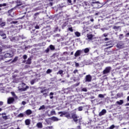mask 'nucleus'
<instances>
[{
	"label": "nucleus",
	"mask_w": 129,
	"mask_h": 129,
	"mask_svg": "<svg viewBox=\"0 0 129 129\" xmlns=\"http://www.w3.org/2000/svg\"><path fill=\"white\" fill-rule=\"evenodd\" d=\"M110 70H111V67H107L103 71V74L104 75H108L110 73Z\"/></svg>",
	"instance_id": "f257e3e1"
},
{
	"label": "nucleus",
	"mask_w": 129,
	"mask_h": 129,
	"mask_svg": "<svg viewBox=\"0 0 129 129\" xmlns=\"http://www.w3.org/2000/svg\"><path fill=\"white\" fill-rule=\"evenodd\" d=\"M87 38H86V40L88 41V43L89 42H91V41H92L93 40V35L92 34H87Z\"/></svg>",
	"instance_id": "f03ea898"
},
{
	"label": "nucleus",
	"mask_w": 129,
	"mask_h": 129,
	"mask_svg": "<svg viewBox=\"0 0 129 129\" xmlns=\"http://www.w3.org/2000/svg\"><path fill=\"white\" fill-rule=\"evenodd\" d=\"M85 80V82H91V80H92V77L90 75H88L86 76Z\"/></svg>",
	"instance_id": "7ed1b4c3"
},
{
	"label": "nucleus",
	"mask_w": 129,
	"mask_h": 129,
	"mask_svg": "<svg viewBox=\"0 0 129 129\" xmlns=\"http://www.w3.org/2000/svg\"><path fill=\"white\" fill-rule=\"evenodd\" d=\"M14 101H15V98L10 97L8 99L7 103L8 104H12V103H14Z\"/></svg>",
	"instance_id": "20e7f679"
},
{
	"label": "nucleus",
	"mask_w": 129,
	"mask_h": 129,
	"mask_svg": "<svg viewBox=\"0 0 129 129\" xmlns=\"http://www.w3.org/2000/svg\"><path fill=\"white\" fill-rule=\"evenodd\" d=\"M72 118L74 119V120L75 122H77V121H78V119H77V118H78V117L77 116V115H76V114L75 113L72 114Z\"/></svg>",
	"instance_id": "39448f33"
},
{
	"label": "nucleus",
	"mask_w": 129,
	"mask_h": 129,
	"mask_svg": "<svg viewBox=\"0 0 129 129\" xmlns=\"http://www.w3.org/2000/svg\"><path fill=\"white\" fill-rule=\"evenodd\" d=\"M82 53V50H77V51L75 53V57H77L79 56H80Z\"/></svg>",
	"instance_id": "423d86ee"
},
{
	"label": "nucleus",
	"mask_w": 129,
	"mask_h": 129,
	"mask_svg": "<svg viewBox=\"0 0 129 129\" xmlns=\"http://www.w3.org/2000/svg\"><path fill=\"white\" fill-rule=\"evenodd\" d=\"M0 36L3 37V39H6L7 38V35L5 34V31L3 30H0Z\"/></svg>",
	"instance_id": "0eeeda50"
},
{
	"label": "nucleus",
	"mask_w": 129,
	"mask_h": 129,
	"mask_svg": "<svg viewBox=\"0 0 129 129\" xmlns=\"http://www.w3.org/2000/svg\"><path fill=\"white\" fill-rule=\"evenodd\" d=\"M83 7H84L85 9H88L89 7V3L87 2H84L82 3Z\"/></svg>",
	"instance_id": "6e6552de"
},
{
	"label": "nucleus",
	"mask_w": 129,
	"mask_h": 129,
	"mask_svg": "<svg viewBox=\"0 0 129 129\" xmlns=\"http://www.w3.org/2000/svg\"><path fill=\"white\" fill-rule=\"evenodd\" d=\"M123 46V43L121 41L118 42L117 45H116V47L117 48H122V46Z\"/></svg>",
	"instance_id": "1a4fd4ad"
},
{
	"label": "nucleus",
	"mask_w": 129,
	"mask_h": 129,
	"mask_svg": "<svg viewBox=\"0 0 129 129\" xmlns=\"http://www.w3.org/2000/svg\"><path fill=\"white\" fill-rule=\"evenodd\" d=\"M25 113H26L27 115H31V114L33 113V112L32 111V110L28 109L26 111H25Z\"/></svg>",
	"instance_id": "9d476101"
},
{
	"label": "nucleus",
	"mask_w": 129,
	"mask_h": 129,
	"mask_svg": "<svg viewBox=\"0 0 129 129\" xmlns=\"http://www.w3.org/2000/svg\"><path fill=\"white\" fill-rule=\"evenodd\" d=\"M106 113V110L105 109H103L99 113V115L100 116H102V115H104Z\"/></svg>",
	"instance_id": "9b49d317"
},
{
	"label": "nucleus",
	"mask_w": 129,
	"mask_h": 129,
	"mask_svg": "<svg viewBox=\"0 0 129 129\" xmlns=\"http://www.w3.org/2000/svg\"><path fill=\"white\" fill-rule=\"evenodd\" d=\"M4 57L5 58H11V57H13V54H11L10 53H5Z\"/></svg>",
	"instance_id": "f8f14e48"
},
{
	"label": "nucleus",
	"mask_w": 129,
	"mask_h": 129,
	"mask_svg": "<svg viewBox=\"0 0 129 129\" xmlns=\"http://www.w3.org/2000/svg\"><path fill=\"white\" fill-rule=\"evenodd\" d=\"M50 119H51V120H52L53 121H58V120H60V119L58 118H57V117H55V116H53L51 118H50Z\"/></svg>",
	"instance_id": "ddd939ff"
},
{
	"label": "nucleus",
	"mask_w": 129,
	"mask_h": 129,
	"mask_svg": "<svg viewBox=\"0 0 129 129\" xmlns=\"http://www.w3.org/2000/svg\"><path fill=\"white\" fill-rule=\"evenodd\" d=\"M26 125H30L31 124V120L30 119H27L25 121Z\"/></svg>",
	"instance_id": "4468645a"
},
{
	"label": "nucleus",
	"mask_w": 129,
	"mask_h": 129,
	"mask_svg": "<svg viewBox=\"0 0 129 129\" xmlns=\"http://www.w3.org/2000/svg\"><path fill=\"white\" fill-rule=\"evenodd\" d=\"M65 117H67V118H68L69 119H71L72 118L71 114L68 113H67V112H66Z\"/></svg>",
	"instance_id": "2eb2a0df"
},
{
	"label": "nucleus",
	"mask_w": 129,
	"mask_h": 129,
	"mask_svg": "<svg viewBox=\"0 0 129 129\" xmlns=\"http://www.w3.org/2000/svg\"><path fill=\"white\" fill-rule=\"evenodd\" d=\"M27 89H29V86H26L25 88H19V90L21 91H26Z\"/></svg>",
	"instance_id": "dca6fc26"
},
{
	"label": "nucleus",
	"mask_w": 129,
	"mask_h": 129,
	"mask_svg": "<svg viewBox=\"0 0 129 129\" xmlns=\"http://www.w3.org/2000/svg\"><path fill=\"white\" fill-rule=\"evenodd\" d=\"M36 126L38 128H42L43 127V124H42L41 122H38L36 124Z\"/></svg>",
	"instance_id": "f3484780"
},
{
	"label": "nucleus",
	"mask_w": 129,
	"mask_h": 129,
	"mask_svg": "<svg viewBox=\"0 0 129 129\" xmlns=\"http://www.w3.org/2000/svg\"><path fill=\"white\" fill-rule=\"evenodd\" d=\"M58 114H60V116L62 117L63 115H66V112L65 111H60L58 112Z\"/></svg>",
	"instance_id": "a211bd4d"
},
{
	"label": "nucleus",
	"mask_w": 129,
	"mask_h": 129,
	"mask_svg": "<svg viewBox=\"0 0 129 129\" xmlns=\"http://www.w3.org/2000/svg\"><path fill=\"white\" fill-rule=\"evenodd\" d=\"M31 63H32V58L31 57H29L28 58L26 63L28 65H31Z\"/></svg>",
	"instance_id": "6ab92c4d"
},
{
	"label": "nucleus",
	"mask_w": 129,
	"mask_h": 129,
	"mask_svg": "<svg viewBox=\"0 0 129 129\" xmlns=\"http://www.w3.org/2000/svg\"><path fill=\"white\" fill-rule=\"evenodd\" d=\"M44 109H46V106L45 105H42L39 108L38 110H44Z\"/></svg>",
	"instance_id": "aec40b11"
},
{
	"label": "nucleus",
	"mask_w": 129,
	"mask_h": 129,
	"mask_svg": "<svg viewBox=\"0 0 129 129\" xmlns=\"http://www.w3.org/2000/svg\"><path fill=\"white\" fill-rule=\"evenodd\" d=\"M105 46H110L106 48V49H109V48H112L113 47V45L111 43H109V42H107V43L105 44Z\"/></svg>",
	"instance_id": "412c9836"
},
{
	"label": "nucleus",
	"mask_w": 129,
	"mask_h": 129,
	"mask_svg": "<svg viewBox=\"0 0 129 129\" xmlns=\"http://www.w3.org/2000/svg\"><path fill=\"white\" fill-rule=\"evenodd\" d=\"M87 105L86 106H83V107L82 106H80L78 108V110H79V111H82L83 109V108L84 107H87Z\"/></svg>",
	"instance_id": "4be33fe9"
},
{
	"label": "nucleus",
	"mask_w": 129,
	"mask_h": 129,
	"mask_svg": "<svg viewBox=\"0 0 129 129\" xmlns=\"http://www.w3.org/2000/svg\"><path fill=\"white\" fill-rule=\"evenodd\" d=\"M16 3H17L16 7H20V6H22V2L20 0H17Z\"/></svg>",
	"instance_id": "5701e85b"
},
{
	"label": "nucleus",
	"mask_w": 129,
	"mask_h": 129,
	"mask_svg": "<svg viewBox=\"0 0 129 129\" xmlns=\"http://www.w3.org/2000/svg\"><path fill=\"white\" fill-rule=\"evenodd\" d=\"M123 100H120L119 101H118L116 102L117 104H119V105H121V104H123Z\"/></svg>",
	"instance_id": "b1692460"
},
{
	"label": "nucleus",
	"mask_w": 129,
	"mask_h": 129,
	"mask_svg": "<svg viewBox=\"0 0 129 129\" xmlns=\"http://www.w3.org/2000/svg\"><path fill=\"white\" fill-rule=\"evenodd\" d=\"M83 51H84V53H88V52H89V51H90V49H89V48H85L84 49H83Z\"/></svg>",
	"instance_id": "393cba45"
},
{
	"label": "nucleus",
	"mask_w": 129,
	"mask_h": 129,
	"mask_svg": "<svg viewBox=\"0 0 129 129\" xmlns=\"http://www.w3.org/2000/svg\"><path fill=\"white\" fill-rule=\"evenodd\" d=\"M11 94H12V96L14 97V98H15V99H18V96H17V95H16V94L14 92H11Z\"/></svg>",
	"instance_id": "a878e982"
},
{
	"label": "nucleus",
	"mask_w": 129,
	"mask_h": 129,
	"mask_svg": "<svg viewBox=\"0 0 129 129\" xmlns=\"http://www.w3.org/2000/svg\"><path fill=\"white\" fill-rule=\"evenodd\" d=\"M63 71L62 70H59V71L56 73V74H57V75H58L59 74V75H61V76H63V75H62V74H63Z\"/></svg>",
	"instance_id": "bb28decb"
},
{
	"label": "nucleus",
	"mask_w": 129,
	"mask_h": 129,
	"mask_svg": "<svg viewBox=\"0 0 129 129\" xmlns=\"http://www.w3.org/2000/svg\"><path fill=\"white\" fill-rule=\"evenodd\" d=\"M75 35L76 36V37H80V36H81V34L78 31L75 32Z\"/></svg>",
	"instance_id": "cd10ccee"
},
{
	"label": "nucleus",
	"mask_w": 129,
	"mask_h": 129,
	"mask_svg": "<svg viewBox=\"0 0 129 129\" xmlns=\"http://www.w3.org/2000/svg\"><path fill=\"white\" fill-rule=\"evenodd\" d=\"M53 95H54V93L50 92L49 94V96H50V99H53V98H54V97L53 96Z\"/></svg>",
	"instance_id": "c85d7f7f"
},
{
	"label": "nucleus",
	"mask_w": 129,
	"mask_h": 129,
	"mask_svg": "<svg viewBox=\"0 0 129 129\" xmlns=\"http://www.w3.org/2000/svg\"><path fill=\"white\" fill-rule=\"evenodd\" d=\"M36 81H37V80H32L30 81V83L31 85H34V84L36 83Z\"/></svg>",
	"instance_id": "c756f323"
},
{
	"label": "nucleus",
	"mask_w": 129,
	"mask_h": 129,
	"mask_svg": "<svg viewBox=\"0 0 129 129\" xmlns=\"http://www.w3.org/2000/svg\"><path fill=\"white\" fill-rule=\"evenodd\" d=\"M50 114L51 115H56V112L55 111V110H52L50 112Z\"/></svg>",
	"instance_id": "7c9ffc66"
},
{
	"label": "nucleus",
	"mask_w": 129,
	"mask_h": 129,
	"mask_svg": "<svg viewBox=\"0 0 129 129\" xmlns=\"http://www.w3.org/2000/svg\"><path fill=\"white\" fill-rule=\"evenodd\" d=\"M49 49H50V50H55V46H54L53 45H50L49 46Z\"/></svg>",
	"instance_id": "2f4dec72"
},
{
	"label": "nucleus",
	"mask_w": 129,
	"mask_h": 129,
	"mask_svg": "<svg viewBox=\"0 0 129 129\" xmlns=\"http://www.w3.org/2000/svg\"><path fill=\"white\" fill-rule=\"evenodd\" d=\"M47 90H48V89H44V90H41V91H40V92H41V93H46V92H47Z\"/></svg>",
	"instance_id": "473e14b6"
},
{
	"label": "nucleus",
	"mask_w": 129,
	"mask_h": 129,
	"mask_svg": "<svg viewBox=\"0 0 129 129\" xmlns=\"http://www.w3.org/2000/svg\"><path fill=\"white\" fill-rule=\"evenodd\" d=\"M52 72V70L51 69H48L46 71V74H50V73H51Z\"/></svg>",
	"instance_id": "72a5a7b5"
},
{
	"label": "nucleus",
	"mask_w": 129,
	"mask_h": 129,
	"mask_svg": "<svg viewBox=\"0 0 129 129\" xmlns=\"http://www.w3.org/2000/svg\"><path fill=\"white\" fill-rule=\"evenodd\" d=\"M98 97H99L100 98H104V95L100 94L98 95Z\"/></svg>",
	"instance_id": "f704fd0d"
},
{
	"label": "nucleus",
	"mask_w": 129,
	"mask_h": 129,
	"mask_svg": "<svg viewBox=\"0 0 129 129\" xmlns=\"http://www.w3.org/2000/svg\"><path fill=\"white\" fill-rule=\"evenodd\" d=\"M49 93V92H45V93H44L43 94V96H44V97H47V96H48V94Z\"/></svg>",
	"instance_id": "c9c22d12"
},
{
	"label": "nucleus",
	"mask_w": 129,
	"mask_h": 129,
	"mask_svg": "<svg viewBox=\"0 0 129 129\" xmlns=\"http://www.w3.org/2000/svg\"><path fill=\"white\" fill-rule=\"evenodd\" d=\"M0 26L1 27H5V26H6V22H2L0 24Z\"/></svg>",
	"instance_id": "e433bc0d"
},
{
	"label": "nucleus",
	"mask_w": 129,
	"mask_h": 129,
	"mask_svg": "<svg viewBox=\"0 0 129 129\" xmlns=\"http://www.w3.org/2000/svg\"><path fill=\"white\" fill-rule=\"evenodd\" d=\"M17 40H18V37H14L13 38H12V39H11V41H17Z\"/></svg>",
	"instance_id": "4c0bfd02"
},
{
	"label": "nucleus",
	"mask_w": 129,
	"mask_h": 129,
	"mask_svg": "<svg viewBox=\"0 0 129 129\" xmlns=\"http://www.w3.org/2000/svg\"><path fill=\"white\" fill-rule=\"evenodd\" d=\"M18 117H24V114L23 113H20L18 115Z\"/></svg>",
	"instance_id": "58836bf2"
},
{
	"label": "nucleus",
	"mask_w": 129,
	"mask_h": 129,
	"mask_svg": "<svg viewBox=\"0 0 129 129\" xmlns=\"http://www.w3.org/2000/svg\"><path fill=\"white\" fill-rule=\"evenodd\" d=\"M33 27H34L35 29H40V26H39L38 25H34Z\"/></svg>",
	"instance_id": "ea45409f"
},
{
	"label": "nucleus",
	"mask_w": 129,
	"mask_h": 129,
	"mask_svg": "<svg viewBox=\"0 0 129 129\" xmlns=\"http://www.w3.org/2000/svg\"><path fill=\"white\" fill-rule=\"evenodd\" d=\"M82 91H84V92H87V89H86V88H82Z\"/></svg>",
	"instance_id": "a19ab883"
},
{
	"label": "nucleus",
	"mask_w": 129,
	"mask_h": 129,
	"mask_svg": "<svg viewBox=\"0 0 129 129\" xmlns=\"http://www.w3.org/2000/svg\"><path fill=\"white\" fill-rule=\"evenodd\" d=\"M123 36V34H120L119 36V40H121L122 39V37Z\"/></svg>",
	"instance_id": "79ce46f5"
},
{
	"label": "nucleus",
	"mask_w": 129,
	"mask_h": 129,
	"mask_svg": "<svg viewBox=\"0 0 129 129\" xmlns=\"http://www.w3.org/2000/svg\"><path fill=\"white\" fill-rule=\"evenodd\" d=\"M114 127H115V126H114V125L113 124L109 127V129H113L114 128Z\"/></svg>",
	"instance_id": "37998d69"
},
{
	"label": "nucleus",
	"mask_w": 129,
	"mask_h": 129,
	"mask_svg": "<svg viewBox=\"0 0 129 129\" xmlns=\"http://www.w3.org/2000/svg\"><path fill=\"white\" fill-rule=\"evenodd\" d=\"M68 25L67 22H64L63 25H62V27L64 28V27H66L67 25Z\"/></svg>",
	"instance_id": "c03bdc74"
},
{
	"label": "nucleus",
	"mask_w": 129,
	"mask_h": 129,
	"mask_svg": "<svg viewBox=\"0 0 129 129\" xmlns=\"http://www.w3.org/2000/svg\"><path fill=\"white\" fill-rule=\"evenodd\" d=\"M23 59H24V60H26V59H27V58H28V56H27V55L25 54L23 56Z\"/></svg>",
	"instance_id": "a18cd8bd"
},
{
	"label": "nucleus",
	"mask_w": 129,
	"mask_h": 129,
	"mask_svg": "<svg viewBox=\"0 0 129 129\" xmlns=\"http://www.w3.org/2000/svg\"><path fill=\"white\" fill-rule=\"evenodd\" d=\"M18 60V57H15V58L13 60L12 62H16Z\"/></svg>",
	"instance_id": "49530a36"
},
{
	"label": "nucleus",
	"mask_w": 129,
	"mask_h": 129,
	"mask_svg": "<svg viewBox=\"0 0 129 129\" xmlns=\"http://www.w3.org/2000/svg\"><path fill=\"white\" fill-rule=\"evenodd\" d=\"M2 117L4 119H8V116H3Z\"/></svg>",
	"instance_id": "de8ad7c7"
},
{
	"label": "nucleus",
	"mask_w": 129,
	"mask_h": 129,
	"mask_svg": "<svg viewBox=\"0 0 129 129\" xmlns=\"http://www.w3.org/2000/svg\"><path fill=\"white\" fill-rule=\"evenodd\" d=\"M4 60V56L2 55H0V61Z\"/></svg>",
	"instance_id": "09e8293b"
},
{
	"label": "nucleus",
	"mask_w": 129,
	"mask_h": 129,
	"mask_svg": "<svg viewBox=\"0 0 129 129\" xmlns=\"http://www.w3.org/2000/svg\"><path fill=\"white\" fill-rule=\"evenodd\" d=\"M50 51V48L48 47L46 50H45L46 53H48V52Z\"/></svg>",
	"instance_id": "8fccbe9b"
},
{
	"label": "nucleus",
	"mask_w": 129,
	"mask_h": 129,
	"mask_svg": "<svg viewBox=\"0 0 129 129\" xmlns=\"http://www.w3.org/2000/svg\"><path fill=\"white\" fill-rule=\"evenodd\" d=\"M69 31H70V32H73V29L72 27L69 28Z\"/></svg>",
	"instance_id": "3c124183"
},
{
	"label": "nucleus",
	"mask_w": 129,
	"mask_h": 129,
	"mask_svg": "<svg viewBox=\"0 0 129 129\" xmlns=\"http://www.w3.org/2000/svg\"><path fill=\"white\" fill-rule=\"evenodd\" d=\"M92 4H99V5H100V3H99V2L97 1V2H92Z\"/></svg>",
	"instance_id": "603ef678"
},
{
	"label": "nucleus",
	"mask_w": 129,
	"mask_h": 129,
	"mask_svg": "<svg viewBox=\"0 0 129 129\" xmlns=\"http://www.w3.org/2000/svg\"><path fill=\"white\" fill-rule=\"evenodd\" d=\"M118 28H119V27L115 26H114V27H113V29L114 30H117V29H118Z\"/></svg>",
	"instance_id": "864d4df0"
},
{
	"label": "nucleus",
	"mask_w": 129,
	"mask_h": 129,
	"mask_svg": "<svg viewBox=\"0 0 129 129\" xmlns=\"http://www.w3.org/2000/svg\"><path fill=\"white\" fill-rule=\"evenodd\" d=\"M23 105H26V104H27V102H26V101H22V102Z\"/></svg>",
	"instance_id": "5fc2aeb1"
},
{
	"label": "nucleus",
	"mask_w": 129,
	"mask_h": 129,
	"mask_svg": "<svg viewBox=\"0 0 129 129\" xmlns=\"http://www.w3.org/2000/svg\"><path fill=\"white\" fill-rule=\"evenodd\" d=\"M45 129H53V127L52 126L46 127Z\"/></svg>",
	"instance_id": "6e6d98bb"
},
{
	"label": "nucleus",
	"mask_w": 129,
	"mask_h": 129,
	"mask_svg": "<svg viewBox=\"0 0 129 129\" xmlns=\"http://www.w3.org/2000/svg\"><path fill=\"white\" fill-rule=\"evenodd\" d=\"M3 53V48L2 47H0V54H2Z\"/></svg>",
	"instance_id": "4d7b16f0"
},
{
	"label": "nucleus",
	"mask_w": 129,
	"mask_h": 129,
	"mask_svg": "<svg viewBox=\"0 0 129 129\" xmlns=\"http://www.w3.org/2000/svg\"><path fill=\"white\" fill-rule=\"evenodd\" d=\"M77 72H78V70H75L74 71V74H76V73H77Z\"/></svg>",
	"instance_id": "13d9d810"
},
{
	"label": "nucleus",
	"mask_w": 129,
	"mask_h": 129,
	"mask_svg": "<svg viewBox=\"0 0 129 129\" xmlns=\"http://www.w3.org/2000/svg\"><path fill=\"white\" fill-rule=\"evenodd\" d=\"M75 66L76 67H78L79 66V63L76 62Z\"/></svg>",
	"instance_id": "bf43d9fd"
},
{
	"label": "nucleus",
	"mask_w": 129,
	"mask_h": 129,
	"mask_svg": "<svg viewBox=\"0 0 129 129\" xmlns=\"http://www.w3.org/2000/svg\"><path fill=\"white\" fill-rule=\"evenodd\" d=\"M54 37H60V34H56L55 35H54Z\"/></svg>",
	"instance_id": "052dcab7"
},
{
	"label": "nucleus",
	"mask_w": 129,
	"mask_h": 129,
	"mask_svg": "<svg viewBox=\"0 0 129 129\" xmlns=\"http://www.w3.org/2000/svg\"><path fill=\"white\" fill-rule=\"evenodd\" d=\"M104 40V41H109V38H105Z\"/></svg>",
	"instance_id": "680f3d73"
},
{
	"label": "nucleus",
	"mask_w": 129,
	"mask_h": 129,
	"mask_svg": "<svg viewBox=\"0 0 129 129\" xmlns=\"http://www.w3.org/2000/svg\"><path fill=\"white\" fill-rule=\"evenodd\" d=\"M4 105V102L0 101V105L2 106V105Z\"/></svg>",
	"instance_id": "e2e57ef3"
},
{
	"label": "nucleus",
	"mask_w": 129,
	"mask_h": 129,
	"mask_svg": "<svg viewBox=\"0 0 129 129\" xmlns=\"http://www.w3.org/2000/svg\"><path fill=\"white\" fill-rule=\"evenodd\" d=\"M18 23V21H13L12 22V24H17Z\"/></svg>",
	"instance_id": "0e129e2a"
},
{
	"label": "nucleus",
	"mask_w": 129,
	"mask_h": 129,
	"mask_svg": "<svg viewBox=\"0 0 129 129\" xmlns=\"http://www.w3.org/2000/svg\"><path fill=\"white\" fill-rule=\"evenodd\" d=\"M125 37H129V32L125 34Z\"/></svg>",
	"instance_id": "69168bd1"
},
{
	"label": "nucleus",
	"mask_w": 129,
	"mask_h": 129,
	"mask_svg": "<svg viewBox=\"0 0 129 129\" xmlns=\"http://www.w3.org/2000/svg\"><path fill=\"white\" fill-rule=\"evenodd\" d=\"M39 13H35L34 15L36 16V17H37V16H39Z\"/></svg>",
	"instance_id": "338daca9"
},
{
	"label": "nucleus",
	"mask_w": 129,
	"mask_h": 129,
	"mask_svg": "<svg viewBox=\"0 0 129 129\" xmlns=\"http://www.w3.org/2000/svg\"><path fill=\"white\" fill-rule=\"evenodd\" d=\"M103 36H104V37H107V34L104 33V34H103Z\"/></svg>",
	"instance_id": "774afa93"
}]
</instances>
